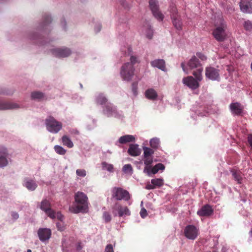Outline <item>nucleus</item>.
<instances>
[{"label":"nucleus","mask_w":252,"mask_h":252,"mask_svg":"<svg viewBox=\"0 0 252 252\" xmlns=\"http://www.w3.org/2000/svg\"><path fill=\"white\" fill-rule=\"evenodd\" d=\"M132 49L128 47L127 48V52L126 54L130 55V62L124 63L121 67L120 75L122 79L125 81H130L134 75L135 68L134 65L136 63H139L137 57L131 55Z\"/></svg>","instance_id":"nucleus-1"},{"label":"nucleus","mask_w":252,"mask_h":252,"mask_svg":"<svg viewBox=\"0 0 252 252\" xmlns=\"http://www.w3.org/2000/svg\"><path fill=\"white\" fill-rule=\"evenodd\" d=\"M76 204L69 207V211L73 213H86L88 211V197L84 193L78 191L74 195Z\"/></svg>","instance_id":"nucleus-2"},{"label":"nucleus","mask_w":252,"mask_h":252,"mask_svg":"<svg viewBox=\"0 0 252 252\" xmlns=\"http://www.w3.org/2000/svg\"><path fill=\"white\" fill-rule=\"evenodd\" d=\"M215 28L213 31L214 38L219 42L224 41L227 36V26L224 20L220 18L215 24Z\"/></svg>","instance_id":"nucleus-3"},{"label":"nucleus","mask_w":252,"mask_h":252,"mask_svg":"<svg viewBox=\"0 0 252 252\" xmlns=\"http://www.w3.org/2000/svg\"><path fill=\"white\" fill-rule=\"evenodd\" d=\"M102 113L105 116L108 118L114 117L121 119L123 117L122 111L118 110L117 107L111 102L107 103L103 106Z\"/></svg>","instance_id":"nucleus-4"},{"label":"nucleus","mask_w":252,"mask_h":252,"mask_svg":"<svg viewBox=\"0 0 252 252\" xmlns=\"http://www.w3.org/2000/svg\"><path fill=\"white\" fill-rule=\"evenodd\" d=\"M45 124L47 130L52 133H57L63 127L62 123L52 116L46 119Z\"/></svg>","instance_id":"nucleus-5"},{"label":"nucleus","mask_w":252,"mask_h":252,"mask_svg":"<svg viewBox=\"0 0 252 252\" xmlns=\"http://www.w3.org/2000/svg\"><path fill=\"white\" fill-rule=\"evenodd\" d=\"M112 196L117 200L128 201L130 198L129 192L120 187H114L112 189Z\"/></svg>","instance_id":"nucleus-6"},{"label":"nucleus","mask_w":252,"mask_h":252,"mask_svg":"<svg viewBox=\"0 0 252 252\" xmlns=\"http://www.w3.org/2000/svg\"><path fill=\"white\" fill-rule=\"evenodd\" d=\"M112 213L115 217L125 218L130 215L131 213L126 206H122L120 203L117 202L112 207Z\"/></svg>","instance_id":"nucleus-7"},{"label":"nucleus","mask_w":252,"mask_h":252,"mask_svg":"<svg viewBox=\"0 0 252 252\" xmlns=\"http://www.w3.org/2000/svg\"><path fill=\"white\" fill-rule=\"evenodd\" d=\"M169 11L174 27L177 30H181L182 29V23L176 6L174 5H171L169 7Z\"/></svg>","instance_id":"nucleus-8"},{"label":"nucleus","mask_w":252,"mask_h":252,"mask_svg":"<svg viewBox=\"0 0 252 252\" xmlns=\"http://www.w3.org/2000/svg\"><path fill=\"white\" fill-rule=\"evenodd\" d=\"M184 233L187 239L194 240L198 235L199 229L194 225L189 224L185 227Z\"/></svg>","instance_id":"nucleus-9"},{"label":"nucleus","mask_w":252,"mask_h":252,"mask_svg":"<svg viewBox=\"0 0 252 252\" xmlns=\"http://www.w3.org/2000/svg\"><path fill=\"white\" fill-rule=\"evenodd\" d=\"M50 51L53 55L59 58L67 57L72 53L70 49L66 47L52 48Z\"/></svg>","instance_id":"nucleus-10"},{"label":"nucleus","mask_w":252,"mask_h":252,"mask_svg":"<svg viewBox=\"0 0 252 252\" xmlns=\"http://www.w3.org/2000/svg\"><path fill=\"white\" fill-rule=\"evenodd\" d=\"M40 208L51 218L55 219L56 217V213L51 208L50 202L47 198L42 200L40 204Z\"/></svg>","instance_id":"nucleus-11"},{"label":"nucleus","mask_w":252,"mask_h":252,"mask_svg":"<svg viewBox=\"0 0 252 252\" xmlns=\"http://www.w3.org/2000/svg\"><path fill=\"white\" fill-rule=\"evenodd\" d=\"M207 78L212 81H219L220 79V70L212 66L207 67L205 69Z\"/></svg>","instance_id":"nucleus-12"},{"label":"nucleus","mask_w":252,"mask_h":252,"mask_svg":"<svg viewBox=\"0 0 252 252\" xmlns=\"http://www.w3.org/2000/svg\"><path fill=\"white\" fill-rule=\"evenodd\" d=\"M52 22L50 16L48 14H45L43 17V21L41 23L37 28V31L41 32H46L50 30L51 26L50 24Z\"/></svg>","instance_id":"nucleus-13"},{"label":"nucleus","mask_w":252,"mask_h":252,"mask_svg":"<svg viewBox=\"0 0 252 252\" xmlns=\"http://www.w3.org/2000/svg\"><path fill=\"white\" fill-rule=\"evenodd\" d=\"M149 5L154 17L159 21H162L164 18L163 15L158 10L157 0H150Z\"/></svg>","instance_id":"nucleus-14"},{"label":"nucleus","mask_w":252,"mask_h":252,"mask_svg":"<svg viewBox=\"0 0 252 252\" xmlns=\"http://www.w3.org/2000/svg\"><path fill=\"white\" fill-rule=\"evenodd\" d=\"M22 108H24V106L21 104L0 99V110H14Z\"/></svg>","instance_id":"nucleus-15"},{"label":"nucleus","mask_w":252,"mask_h":252,"mask_svg":"<svg viewBox=\"0 0 252 252\" xmlns=\"http://www.w3.org/2000/svg\"><path fill=\"white\" fill-rule=\"evenodd\" d=\"M8 151L7 149L2 145H0V168L6 166L8 163Z\"/></svg>","instance_id":"nucleus-16"},{"label":"nucleus","mask_w":252,"mask_h":252,"mask_svg":"<svg viewBox=\"0 0 252 252\" xmlns=\"http://www.w3.org/2000/svg\"><path fill=\"white\" fill-rule=\"evenodd\" d=\"M39 240L43 242L48 241L51 237V231L49 228H40L37 231Z\"/></svg>","instance_id":"nucleus-17"},{"label":"nucleus","mask_w":252,"mask_h":252,"mask_svg":"<svg viewBox=\"0 0 252 252\" xmlns=\"http://www.w3.org/2000/svg\"><path fill=\"white\" fill-rule=\"evenodd\" d=\"M183 83L192 90H195L199 87L198 81L192 76H188L183 79Z\"/></svg>","instance_id":"nucleus-18"},{"label":"nucleus","mask_w":252,"mask_h":252,"mask_svg":"<svg viewBox=\"0 0 252 252\" xmlns=\"http://www.w3.org/2000/svg\"><path fill=\"white\" fill-rule=\"evenodd\" d=\"M230 172L232 175L233 179L239 184L242 183L244 174L242 172L236 168H230Z\"/></svg>","instance_id":"nucleus-19"},{"label":"nucleus","mask_w":252,"mask_h":252,"mask_svg":"<svg viewBox=\"0 0 252 252\" xmlns=\"http://www.w3.org/2000/svg\"><path fill=\"white\" fill-rule=\"evenodd\" d=\"M241 10L244 13H252V0H241L240 2Z\"/></svg>","instance_id":"nucleus-20"},{"label":"nucleus","mask_w":252,"mask_h":252,"mask_svg":"<svg viewBox=\"0 0 252 252\" xmlns=\"http://www.w3.org/2000/svg\"><path fill=\"white\" fill-rule=\"evenodd\" d=\"M230 111L233 115H241L243 113V106L238 102L231 103L229 105Z\"/></svg>","instance_id":"nucleus-21"},{"label":"nucleus","mask_w":252,"mask_h":252,"mask_svg":"<svg viewBox=\"0 0 252 252\" xmlns=\"http://www.w3.org/2000/svg\"><path fill=\"white\" fill-rule=\"evenodd\" d=\"M213 213V209L208 204H206L203 206L197 212L198 215L201 217H207L211 215Z\"/></svg>","instance_id":"nucleus-22"},{"label":"nucleus","mask_w":252,"mask_h":252,"mask_svg":"<svg viewBox=\"0 0 252 252\" xmlns=\"http://www.w3.org/2000/svg\"><path fill=\"white\" fill-rule=\"evenodd\" d=\"M163 180L162 178H156L151 180V184H147L145 186L147 189H153L157 187H160L163 185Z\"/></svg>","instance_id":"nucleus-23"},{"label":"nucleus","mask_w":252,"mask_h":252,"mask_svg":"<svg viewBox=\"0 0 252 252\" xmlns=\"http://www.w3.org/2000/svg\"><path fill=\"white\" fill-rule=\"evenodd\" d=\"M135 141V136L132 135H125L121 136L118 140L116 142L117 146H120L119 144H124L128 142H134Z\"/></svg>","instance_id":"nucleus-24"},{"label":"nucleus","mask_w":252,"mask_h":252,"mask_svg":"<svg viewBox=\"0 0 252 252\" xmlns=\"http://www.w3.org/2000/svg\"><path fill=\"white\" fill-rule=\"evenodd\" d=\"M142 31L147 38L149 39L152 38L153 36V30L148 21H146L142 26Z\"/></svg>","instance_id":"nucleus-25"},{"label":"nucleus","mask_w":252,"mask_h":252,"mask_svg":"<svg viewBox=\"0 0 252 252\" xmlns=\"http://www.w3.org/2000/svg\"><path fill=\"white\" fill-rule=\"evenodd\" d=\"M23 185L30 191L34 190L37 187V184L34 180L28 178L24 179Z\"/></svg>","instance_id":"nucleus-26"},{"label":"nucleus","mask_w":252,"mask_h":252,"mask_svg":"<svg viewBox=\"0 0 252 252\" xmlns=\"http://www.w3.org/2000/svg\"><path fill=\"white\" fill-rule=\"evenodd\" d=\"M143 161L145 167L144 169V172L147 173L149 176H150V167L153 162V158L152 156L144 157Z\"/></svg>","instance_id":"nucleus-27"},{"label":"nucleus","mask_w":252,"mask_h":252,"mask_svg":"<svg viewBox=\"0 0 252 252\" xmlns=\"http://www.w3.org/2000/svg\"><path fill=\"white\" fill-rule=\"evenodd\" d=\"M151 65L154 67H157L165 71L166 70L165 63L162 59H156L151 62Z\"/></svg>","instance_id":"nucleus-28"},{"label":"nucleus","mask_w":252,"mask_h":252,"mask_svg":"<svg viewBox=\"0 0 252 252\" xmlns=\"http://www.w3.org/2000/svg\"><path fill=\"white\" fill-rule=\"evenodd\" d=\"M127 152L130 156L136 157L140 155L141 150L137 144H132L129 145Z\"/></svg>","instance_id":"nucleus-29"},{"label":"nucleus","mask_w":252,"mask_h":252,"mask_svg":"<svg viewBox=\"0 0 252 252\" xmlns=\"http://www.w3.org/2000/svg\"><path fill=\"white\" fill-rule=\"evenodd\" d=\"M95 102L98 104L103 107L107 103H109L106 96L103 94H99L95 97Z\"/></svg>","instance_id":"nucleus-30"},{"label":"nucleus","mask_w":252,"mask_h":252,"mask_svg":"<svg viewBox=\"0 0 252 252\" xmlns=\"http://www.w3.org/2000/svg\"><path fill=\"white\" fill-rule=\"evenodd\" d=\"M145 94L146 98L152 100H156L158 97L157 92L152 88L147 90L145 93Z\"/></svg>","instance_id":"nucleus-31"},{"label":"nucleus","mask_w":252,"mask_h":252,"mask_svg":"<svg viewBox=\"0 0 252 252\" xmlns=\"http://www.w3.org/2000/svg\"><path fill=\"white\" fill-rule=\"evenodd\" d=\"M188 66L190 69H193L195 68H198L200 66V63L199 62L197 58L195 56L192 57L188 63Z\"/></svg>","instance_id":"nucleus-32"},{"label":"nucleus","mask_w":252,"mask_h":252,"mask_svg":"<svg viewBox=\"0 0 252 252\" xmlns=\"http://www.w3.org/2000/svg\"><path fill=\"white\" fill-rule=\"evenodd\" d=\"M44 97V94L39 91H34L31 93V98L32 100L39 101Z\"/></svg>","instance_id":"nucleus-33"},{"label":"nucleus","mask_w":252,"mask_h":252,"mask_svg":"<svg viewBox=\"0 0 252 252\" xmlns=\"http://www.w3.org/2000/svg\"><path fill=\"white\" fill-rule=\"evenodd\" d=\"M62 142L64 146L71 148L74 145L70 138L67 135H63L62 138Z\"/></svg>","instance_id":"nucleus-34"},{"label":"nucleus","mask_w":252,"mask_h":252,"mask_svg":"<svg viewBox=\"0 0 252 252\" xmlns=\"http://www.w3.org/2000/svg\"><path fill=\"white\" fill-rule=\"evenodd\" d=\"M197 68V69L196 71H193V75L195 77L196 80L200 81L202 79L201 73L203 71V68L201 66H200Z\"/></svg>","instance_id":"nucleus-35"},{"label":"nucleus","mask_w":252,"mask_h":252,"mask_svg":"<svg viewBox=\"0 0 252 252\" xmlns=\"http://www.w3.org/2000/svg\"><path fill=\"white\" fill-rule=\"evenodd\" d=\"M30 38L31 40H39V44H40V45H45L47 43L46 41H45L43 40L42 37L39 36L38 35L35 33H33L32 34L30 35Z\"/></svg>","instance_id":"nucleus-36"},{"label":"nucleus","mask_w":252,"mask_h":252,"mask_svg":"<svg viewBox=\"0 0 252 252\" xmlns=\"http://www.w3.org/2000/svg\"><path fill=\"white\" fill-rule=\"evenodd\" d=\"M159 144V139L157 137L153 138L150 141V145L151 147L155 149H157L158 148Z\"/></svg>","instance_id":"nucleus-37"},{"label":"nucleus","mask_w":252,"mask_h":252,"mask_svg":"<svg viewBox=\"0 0 252 252\" xmlns=\"http://www.w3.org/2000/svg\"><path fill=\"white\" fill-rule=\"evenodd\" d=\"M102 168L104 170H106L109 172H114V167L113 165L111 164H109L106 162H102Z\"/></svg>","instance_id":"nucleus-38"},{"label":"nucleus","mask_w":252,"mask_h":252,"mask_svg":"<svg viewBox=\"0 0 252 252\" xmlns=\"http://www.w3.org/2000/svg\"><path fill=\"white\" fill-rule=\"evenodd\" d=\"M54 150H55V152L57 154L61 155H64L66 153V150H65L62 146H59V145L55 146H54Z\"/></svg>","instance_id":"nucleus-39"},{"label":"nucleus","mask_w":252,"mask_h":252,"mask_svg":"<svg viewBox=\"0 0 252 252\" xmlns=\"http://www.w3.org/2000/svg\"><path fill=\"white\" fill-rule=\"evenodd\" d=\"M144 157H150L154 154V151L147 147H143Z\"/></svg>","instance_id":"nucleus-40"},{"label":"nucleus","mask_w":252,"mask_h":252,"mask_svg":"<svg viewBox=\"0 0 252 252\" xmlns=\"http://www.w3.org/2000/svg\"><path fill=\"white\" fill-rule=\"evenodd\" d=\"M96 126V121L94 119L92 120L90 122L86 125V128L88 130H91L94 128Z\"/></svg>","instance_id":"nucleus-41"},{"label":"nucleus","mask_w":252,"mask_h":252,"mask_svg":"<svg viewBox=\"0 0 252 252\" xmlns=\"http://www.w3.org/2000/svg\"><path fill=\"white\" fill-rule=\"evenodd\" d=\"M123 171L125 173H129L131 174L132 173V168L131 164H125L123 167Z\"/></svg>","instance_id":"nucleus-42"},{"label":"nucleus","mask_w":252,"mask_h":252,"mask_svg":"<svg viewBox=\"0 0 252 252\" xmlns=\"http://www.w3.org/2000/svg\"><path fill=\"white\" fill-rule=\"evenodd\" d=\"M244 27L246 31L249 32H252V23L249 20L246 21L244 23Z\"/></svg>","instance_id":"nucleus-43"},{"label":"nucleus","mask_w":252,"mask_h":252,"mask_svg":"<svg viewBox=\"0 0 252 252\" xmlns=\"http://www.w3.org/2000/svg\"><path fill=\"white\" fill-rule=\"evenodd\" d=\"M131 90L133 94L135 96H137L138 94V83L137 82L132 83Z\"/></svg>","instance_id":"nucleus-44"},{"label":"nucleus","mask_w":252,"mask_h":252,"mask_svg":"<svg viewBox=\"0 0 252 252\" xmlns=\"http://www.w3.org/2000/svg\"><path fill=\"white\" fill-rule=\"evenodd\" d=\"M76 175L81 177H84L86 176V171L85 169H78L76 171Z\"/></svg>","instance_id":"nucleus-45"},{"label":"nucleus","mask_w":252,"mask_h":252,"mask_svg":"<svg viewBox=\"0 0 252 252\" xmlns=\"http://www.w3.org/2000/svg\"><path fill=\"white\" fill-rule=\"evenodd\" d=\"M103 218L106 222H108L111 220V216L107 212H104L103 214Z\"/></svg>","instance_id":"nucleus-46"},{"label":"nucleus","mask_w":252,"mask_h":252,"mask_svg":"<svg viewBox=\"0 0 252 252\" xmlns=\"http://www.w3.org/2000/svg\"><path fill=\"white\" fill-rule=\"evenodd\" d=\"M104 252H114L113 245L112 244L107 245Z\"/></svg>","instance_id":"nucleus-47"},{"label":"nucleus","mask_w":252,"mask_h":252,"mask_svg":"<svg viewBox=\"0 0 252 252\" xmlns=\"http://www.w3.org/2000/svg\"><path fill=\"white\" fill-rule=\"evenodd\" d=\"M140 215L141 218L143 219L145 218L147 216V211L144 207L141 208Z\"/></svg>","instance_id":"nucleus-48"},{"label":"nucleus","mask_w":252,"mask_h":252,"mask_svg":"<svg viewBox=\"0 0 252 252\" xmlns=\"http://www.w3.org/2000/svg\"><path fill=\"white\" fill-rule=\"evenodd\" d=\"M210 112L211 111L208 109L207 110H205L203 113L200 112V110H198L197 112H196L198 115L200 116H206L207 114H209Z\"/></svg>","instance_id":"nucleus-49"},{"label":"nucleus","mask_w":252,"mask_h":252,"mask_svg":"<svg viewBox=\"0 0 252 252\" xmlns=\"http://www.w3.org/2000/svg\"><path fill=\"white\" fill-rule=\"evenodd\" d=\"M69 132L72 135H79V131L76 128H70L69 130Z\"/></svg>","instance_id":"nucleus-50"},{"label":"nucleus","mask_w":252,"mask_h":252,"mask_svg":"<svg viewBox=\"0 0 252 252\" xmlns=\"http://www.w3.org/2000/svg\"><path fill=\"white\" fill-rule=\"evenodd\" d=\"M101 29V26L99 23H97L94 26V30L95 32H100Z\"/></svg>","instance_id":"nucleus-51"},{"label":"nucleus","mask_w":252,"mask_h":252,"mask_svg":"<svg viewBox=\"0 0 252 252\" xmlns=\"http://www.w3.org/2000/svg\"><path fill=\"white\" fill-rule=\"evenodd\" d=\"M157 169H158V171L159 170H162L163 171L165 169V166L162 164V163H158L156 165H155Z\"/></svg>","instance_id":"nucleus-52"},{"label":"nucleus","mask_w":252,"mask_h":252,"mask_svg":"<svg viewBox=\"0 0 252 252\" xmlns=\"http://www.w3.org/2000/svg\"><path fill=\"white\" fill-rule=\"evenodd\" d=\"M196 56L202 61L205 60L206 59V56L201 53H197Z\"/></svg>","instance_id":"nucleus-53"},{"label":"nucleus","mask_w":252,"mask_h":252,"mask_svg":"<svg viewBox=\"0 0 252 252\" xmlns=\"http://www.w3.org/2000/svg\"><path fill=\"white\" fill-rule=\"evenodd\" d=\"M158 169H157L155 166H154L153 168H151V167H150V175L153 174H155L158 172Z\"/></svg>","instance_id":"nucleus-54"},{"label":"nucleus","mask_w":252,"mask_h":252,"mask_svg":"<svg viewBox=\"0 0 252 252\" xmlns=\"http://www.w3.org/2000/svg\"><path fill=\"white\" fill-rule=\"evenodd\" d=\"M11 217L13 219L16 220L19 218V215L17 213L13 212L11 213Z\"/></svg>","instance_id":"nucleus-55"},{"label":"nucleus","mask_w":252,"mask_h":252,"mask_svg":"<svg viewBox=\"0 0 252 252\" xmlns=\"http://www.w3.org/2000/svg\"><path fill=\"white\" fill-rule=\"evenodd\" d=\"M56 226L58 227V230L60 231H62L63 230V228L62 226V224L61 222H59L56 223Z\"/></svg>","instance_id":"nucleus-56"},{"label":"nucleus","mask_w":252,"mask_h":252,"mask_svg":"<svg viewBox=\"0 0 252 252\" xmlns=\"http://www.w3.org/2000/svg\"><path fill=\"white\" fill-rule=\"evenodd\" d=\"M57 218L59 220H62L63 218V216L60 212H58L57 214L56 213V218Z\"/></svg>","instance_id":"nucleus-57"},{"label":"nucleus","mask_w":252,"mask_h":252,"mask_svg":"<svg viewBox=\"0 0 252 252\" xmlns=\"http://www.w3.org/2000/svg\"><path fill=\"white\" fill-rule=\"evenodd\" d=\"M66 22L65 21L64 19H63L61 21V26L64 30H66Z\"/></svg>","instance_id":"nucleus-58"},{"label":"nucleus","mask_w":252,"mask_h":252,"mask_svg":"<svg viewBox=\"0 0 252 252\" xmlns=\"http://www.w3.org/2000/svg\"><path fill=\"white\" fill-rule=\"evenodd\" d=\"M181 67L183 70V71L186 72V73H188V72L187 71L186 68H185V65H184V63H181Z\"/></svg>","instance_id":"nucleus-59"},{"label":"nucleus","mask_w":252,"mask_h":252,"mask_svg":"<svg viewBox=\"0 0 252 252\" xmlns=\"http://www.w3.org/2000/svg\"><path fill=\"white\" fill-rule=\"evenodd\" d=\"M6 94L3 90H0V94Z\"/></svg>","instance_id":"nucleus-60"},{"label":"nucleus","mask_w":252,"mask_h":252,"mask_svg":"<svg viewBox=\"0 0 252 252\" xmlns=\"http://www.w3.org/2000/svg\"><path fill=\"white\" fill-rule=\"evenodd\" d=\"M123 6L126 8V6L124 2L123 3Z\"/></svg>","instance_id":"nucleus-61"},{"label":"nucleus","mask_w":252,"mask_h":252,"mask_svg":"<svg viewBox=\"0 0 252 252\" xmlns=\"http://www.w3.org/2000/svg\"><path fill=\"white\" fill-rule=\"evenodd\" d=\"M143 204V201H141V204H140L141 206H142Z\"/></svg>","instance_id":"nucleus-62"},{"label":"nucleus","mask_w":252,"mask_h":252,"mask_svg":"<svg viewBox=\"0 0 252 252\" xmlns=\"http://www.w3.org/2000/svg\"><path fill=\"white\" fill-rule=\"evenodd\" d=\"M250 233H251V236H252V230L250 231Z\"/></svg>","instance_id":"nucleus-63"},{"label":"nucleus","mask_w":252,"mask_h":252,"mask_svg":"<svg viewBox=\"0 0 252 252\" xmlns=\"http://www.w3.org/2000/svg\"><path fill=\"white\" fill-rule=\"evenodd\" d=\"M80 86L81 88H83V86L81 84H80Z\"/></svg>","instance_id":"nucleus-64"}]
</instances>
